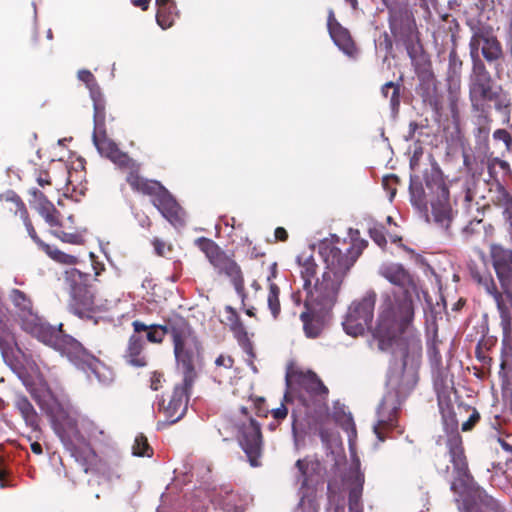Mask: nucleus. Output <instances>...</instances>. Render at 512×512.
<instances>
[{"label": "nucleus", "instance_id": "obj_1", "mask_svg": "<svg viewBox=\"0 0 512 512\" xmlns=\"http://www.w3.org/2000/svg\"><path fill=\"white\" fill-rule=\"evenodd\" d=\"M379 274L404 289L399 297L388 292L382 294L373 330L378 349L393 354L387 379L391 390L384 395L378 413L394 416L418 382L422 345L420 334L412 326L414 307L408 295L410 289L416 290V286L409 272L399 263H383Z\"/></svg>", "mask_w": 512, "mask_h": 512}, {"label": "nucleus", "instance_id": "obj_2", "mask_svg": "<svg viewBox=\"0 0 512 512\" xmlns=\"http://www.w3.org/2000/svg\"><path fill=\"white\" fill-rule=\"evenodd\" d=\"M339 243L338 238L321 242L319 252L325 263L321 279L316 278L317 264L312 255L303 252L297 257L306 293L305 307L309 309L330 310L334 306L344 277L366 246L363 240L352 244L344 241V248L338 247Z\"/></svg>", "mask_w": 512, "mask_h": 512}, {"label": "nucleus", "instance_id": "obj_3", "mask_svg": "<svg viewBox=\"0 0 512 512\" xmlns=\"http://www.w3.org/2000/svg\"><path fill=\"white\" fill-rule=\"evenodd\" d=\"M80 81L86 83L94 108V132L92 135L93 144L98 153L108 158L120 168H129L130 173L127 176V182L133 190L147 194L153 197L154 206L160 211L165 219L173 226L179 227L184 224V212L173 199L171 194L157 181H151L142 178L136 169L135 163L129 156L122 152L115 142L109 139L106 132L102 130L105 117V103L96 83L93 74L89 70H80L78 72Z\"/></svg>", "mask_w": 512, "mask_h": 512}, {"label": "nucleus", "instance_id": "obj_4", "mask_svg": "<svg viewBox=\"0 0 512 512\" xmlns=\"http://www.w3.org/2000/svg\"><path fill=\"white\" fill-rule=\"evenodd\" d=\"M9 299L24 331L52 347L62 356H66L72 364L83 370L89 379L93 375L101 385H109L113 382V371L89 354L76 339L63 334L62 325L55 328L40 318L34 311L30 298L23 291L12 289Z\"/></svg>", "mask_w": 512, "mask_h": 512}, {"label": "nucleus", "instance_id": "obj_5", "mask_svg": "<svg viewBox=\"0 0 512 512\" xmlns=\"http://www.w3.org/2000/svg\"><path fill=\"white\" fill-rule=\"evenodd\" d=\"M442 425L450 461L456 473L450 489L455 493L459 492L463 497L459 510L461 512H504L501 504L488 495L469 473L457 418H442Z\"/></svg>", "mask_w": 512, "mask_h": 512}, {"label": "nucleus", "instance_id": "obj_6", "mask_svg": "<svg viewBox=\"0 0 512 512\" xmlns=\"http://www.w3.org/2000/svg\"><path fill=\"white\" fill-rule=\"evenodd\" d=\"M287 391L281 406L273 410V416H292L301 413L300 407H305L315 413L325 405L328 389L315 373L301 369H291L286 374Z\"/></svg>", "mask_w": 512, "mask_h": 512}, {"label": "nucleus", "instance_id": "obj_7", "mask_svg": "<svg viewBox=\"0 0 512 512\" xmlns=\"http://www.w3.org/2000/svg\"><path fill=\"white\" fill-rule=\"evenodd\" d=\"M134 332L139 335L146 332V339L151 343H161L166 334L170 333L174 343L175 358L180 369H185V381L191 383L193 377V362L199 354L196 339L191 335L190 327L181 318L170 320L167 325H146L141 321L132 323Z\"/></svg>", "mask_w": 512, "mask_h": 512}, {"label": "nucleus", "instance_id": "obj_8", "mask_svg": "<svg viewBox=\"0 0 512 512\" xmlns=\"http://www.w3.org/2000/svg\"><path fill=\"white\" fill-rule=\"evenodd\" d=\"M300 474L299 502L294 512H318L319 505L316 499V487L323 484L322 477L317 472L318 464L309 463L305 459H298L295 464ZM364 476L357 474L355 484L349 491V512H363L361 497L363 492Z\"/></svg>", "mask_w": 512, "mask_h": 512}, {"label": "nucleus", "instance_id": "obj_9", "mask_svg": "<svg viewBox=\"0 0 512 512\" xmlns=\"http://www.w3.org/2000/svg\"><path fill=\"white\" fill-rule=\"evenodd\" d=\"M343 427L348 434L350 449L352 440L356 437L354 418H292L291 428L296 450L305 445L306 437L319 436L326 448L336 443L338 433L336 428Z\"/></svg>", "mask_w": 512, "mask_h": 512}, {"label": "nucleus", "instance_id": "obj_10", "mask_svg": "<svg viewBox=\"0 0 512 512\" xmlns=\"http://www.w3.org/2000/svg\"><path fill=\"white\" fill-rule=\"evenodd\" d=\"M493 266L496 271L502 292L496 288L490 277H481L479 283L496 302L504 329L510 325V310H512V251L501 246H491Z\"/></svg>", "mask_w": 512, "mask_h": 512}, {"label": "nucleus", "instance_id": "obj_11", "mask_svg": "<svg viewBox=\"0 0 512 512\" xmlns=\"http://www.w3.org/2000/svg\"><path fill=\"white\" fill-rule=\"evenodd\" d=\"M216 426L224 441L236 435L251 467L261 466L263 437L261 424L255 418H221Z\"/></svg>", "mask_w": 512, "mask_h": 512}, {"label": "nucleus", "instance_id": "obj_12", "mask_svg": "<svg viewBox=\"0 0 512 512\" xmlns=\"http://www.w3.org/2000/svg\"><path fill=\"white\" fill-rule=\"evenodd\" d=\"M87 275L75 268L65 271L64 280L70 289V310L80 318H93L97 312L108 311L119 301L102 300L85 286Z\"/></svg>", "mask_w": 512, "mask_h": 512}, {"label": "nucleus", "instance_id": "obj_13", "mask_svg": "<svg viewBox=\"0 0 512 512\" xmlns=\"http://www.w3.org/2000/svg\"><path fill=\"white\" fill-rule=\"evenodd\" d=\"M52 429L59 437L66 450L74 453L75 442L84 444L87 437L94 435L97 431L92 428L90 418H49Z\"/></svg>", "mask_w": 512, "mask_h": 512}, {"label": "nucleus", "instance_id": "obj_14", "mask_svg": "<svg viewBox=\"0 0 512 512\" xmlns=\"http://www.w3.org/2000/svg\"><path fill=\"white\" fill-rule=\"evenodd\" d=\"M376 293L367 291L360 299L351 303L342 323L344 331L353 337L362 335L370 326L374 316Z\"/></svg>", "mask_w": 512, "mask_h": 512}, {"label": "nucleus", "instance_id": "obj_15", "mask_svg": "<svg viewBox=\"0 0 512 512\" xmlns=\"http://www.w3.org/2000/svg\"><path fill=\"white\" fill-rule=\"evenodd\" d=\"M426 188L429 191V201L434 221L443 228H448L453 209L449 199L448 188L439 173L426 177Z\"/></svg>", "mask_w": 512, "mask_h": 512}, {"label": "nucleus", "instance_id": "obj_16", "mask_svg": "<svg viewBox=\"0 0 512 512\" xmlns=\"http://www.w3.org/2000/svg\"><path fill=\"white\" fill-rule=\"evenodd\" d=\"M470 55L473 60H480L479 49L481 48L483 57L488 62L498 60L502 56V48L498 40L491 35L485 28H479L474 31L470 43Z\"/></svg>", "mask_w": 512, "mask_h": 512}, {"label": "nucleus", "instance_id": "obj_17", "mask_svg": "<svg viewBox=\"0 0 512 512\" xmlns=\"http://www.w3.org/2000/svg\"><path fill=\"white\" fill-rule=\"evenodd\" d=\"M493 95L491 77L488 71L481 60H475L470 84V97L472 102L491 100Z\"/></svg>", "mask_w": 512, "mask_h": 512}, {"label": "nucleus", "instance_id": "obj_18", "mask_svg": "<svg viewBox=\"0 0 512 512\" xmlns=\"http://www.w3.org/2000/svg\"><path fill=\"white\" fill-rule=\"evenodd\" d=\"M32 395L46 416H70L76 413L71 404L59 402L46 384H42L39 390H32Z\"/></svg>", "mask_w": 512, "mask_h": 512}, {"label": "nucleus", "instance_id": "obj_19", "mask_svg": "<svg viewBox=\"0 0 512 512\" xmlns=\"http://www.w3.org/2000/svg\"><path fill=\"white\" fill-rule=\"evenodd\" d=\"M194 366L195 362H193L192 381L189 384L186 383L185 381V369H181L183 373V385L176 386L174 388V391L171 395V398L167 406L163 407V411L167 413L169 416H185V414L187 413L188 393L196 379V372Z\"/></svg>", "mask_w": 512, "mask_h": 512}, {"label": "nucleus", "instance_id": "obj_20", "mask_svg": "<svg viewBox=\"0 0 512 512\" xmlns=\"http://www.w3.org/2000/svg\"><path fill=\"white\" fill-rule=\"evenodd\" d=\"M328 30L329 34L335 45L347 56L353 57L356 49L351 39L349 31L342 27L335 19L332 10L329 11L328 16Z\"/></svg>", "mask_w": 512, "mask_h": 512}, {"label": "nucleus", "instance_id": "obj_21", "mask_svg": "<svg viewBox=\"0 0 512 512\" xmlns=\"http://www.w3.org/2000/svg\"><path fill=\"white\" fill-rule=\"evenodd\" d=\"M145 342L140 335L135 332L129 338L126 352L124 354L125 361L133 367H144L147 364L146 357L143 354Z\"/></svg>", "mask_w": 512, "mask_h": 512}, {"label": "nucleus", "instance_id": "obj_22", "mask_svg": "<svg viewBox=\"0 0 512 512\" xmlns=\"http://www.w3.org/2000/svg\"><path fill=\"white\" fill-rule=\"evenodd\" d=\"M252 498L249 495L239 497V503L236 500V496L229 495L225 500L221 508L215 506L214 501L203 507L201 512H245Z\"/></svg>", "mask_w": 512, "mask_h": 512}, {"label": "nucleus", "instance_id": "obj_23", "mask_svg": "<svg viewBox=\"0 0 512 512\" xmlns=\"http://www.w3.org/2000/svg\"><path fill=\"white\" fill-rule=\"evenodd\" d=\"M213 266L217 268L220 273H224L230 277L237 293L243 296V279L238 265L233 260L223 255L219 259V264H214Z\"/></svg>", "mask_w": 512, "mask_h": 512}, {"label": "nucleus", "instance_id": "obj_24", "mask_svg": "<svg viewBox=\"0 0 512 512\" xmlns=\"http://www.w3.org/2000/svg\"><path fill=\"white\" fill-rule=\"evenodd\" d=\"M399 418H378L373 424V431L379 442H384L388 437L402 434L403 429L398 423Z\"/></svg>", "mask_w": 512, "mask_h": 512}, {"label": "nucleus", "instance_id": "obj_25", "mask_svg": "<svg viewBox=\"0 0 512 512\" xmlns=\"http://www.w3.org/2000/svg\"><path fill=\"white\" fill-rule=\"evenodd\" d=\"M306 309L307 311L302 312L300 315V318L303 322V329L307 337L315 338L321 333L323 325L322 322L314 316V314L323 313L327 310H320L319 307H317L316 310H312L307 307Z\"/></svg>", "mask_w": 512, "mask_h": 512}, {"label": "nucleus", "instance_id": "obj_26", "mask_svg": "<svg viewBox=\"0 0 512 512\" xmlns=\"http://www.w3.org/2000/svg\"><path fill=\"white\" fill-rule=\"evenodd\" d=\"M195 245L205 253L212 265L219 264V259L224 255L217 244L210 239L204 237L197 238Z\"/></svg>", "mask_w": 512, "mask_h": 512}, {"label": "nucleus", "instance_id": "obj_27", "mask_svg": "<svg viewBox=\"0 0 512 512\" xmlns=\"http://www.w3.org/2000/svg\"><path fill=\"white\" fill-rule=\"evenodd\" d=\"M132 455L135 457H152L153 449L149 445L147 437L143 433H139L135 436L134 443L132 445Z\"/></svg>", "mask_w": 512, "mask_h": 512}, {"label": "nucleus", "instance_id": "obj_28", "mask_svg": "<svg viewBox=\"0 0 512 512\" xmlns=\"http://www.w3.org/2000/svg\"><path fill=\"white\" fill-rule=\"evenodd\" d=\"M493 201L495 202L496 205L502 207L505 213L509 215L512 213V197L509 195L507 190L500 184H497Z\"/></svg>", "mask_w": 512, "mask_h": 512}, {"label": "nucleus", "instance_id": "obj_29", "mask_svg": "<svg viewBox=\"0 0 512 512\" xmlns=\"http://www.w3.org/2000/svg\"><path fill=\"white\" fill-rule=\"evenodd\" d=\"M38 211L50 226L61 225L58 219V211L55 209L52 203L48 201L41 203Z\"/></svg>", "mask_w": 512, "mask_h": 512}, {"label": "nucleus", "instance_id": "obj_30", "mask_svg": "<svg viewBox=\"0 0 512 512\" xmlns=\"http://www.w3.org/2000/svg\"><path fill=\"white\" fill-rule=\"evenodd\" d=\"M267 305L273 318L276 319L280 313L281 307L279 301V288L274 283H271L269 286Z\"/></svg>", "mask_w": 512, "mask_h": 512}, {"label": "nucleus", "instance_id": "obj_31", "mask_svg": "<svg viewBox=\"0 0 512 512\" xmlns=\"http://www.w3.org/2000/svg\"><path fill=\"white\" fill-rule=\"evenodd\" d=\"M381 92L385 98H390V105L392 110H398L400 105L399 86L390 81L382 86Z\"/></svg>", "mask_w": 512, "mask_h": 512}, {"label": "nucleus", "instance_id": "obj_32", "mask_svg": "<svg viewBox=\"0 0 512 512\" xmlns=\"http://www.w3.org/2000/svg\"><path fill=\"white\" fill-rule=\"evenodd\" d=\"M410 195L411 202L414 206H416L419 209L426 207L425 198H429V191L427 190L426 187L425 189H423L421 186H418L417 184L412 182L410 185Z\"/></svg>", "mask_w": 512, "mask_h": 512}, {"label": "nucleus", "instance_id": "obj_33", "mask_svg": "<svg viewBox=\"0 0 512 512\" xmlns=\"http://www.w3.org/2000/svg\"><path fill=\"white\" fill-rule=\"evenodd\" d=\"M45 248H46V251L49 254V256L53 260H55L59 263L66 264V265H74L77 263V257H75L73 255L62 252L56 248L52 249L48 245H45Z\"/></svg>", "mask_w": 512, "mask_h": 512}, {"label": "nucleus", "instance_id": "obj_34", "mask_svg": "<svg viewBox=\"0 0 512 512\" xmlns=\"http://www.w3.org/2000/svg\"><path fill=\"white\" fill-rule=\"evenodd\" d=\"M16 203H17V206L19 207L20 209V216L21 218L23 219L24 221V225L27 229V232L29 234V236L36 242L38 243L39 245L41 246H45L43 244L42 241H40V239L38 238L37 234H36V231L35 229L33 228V225L32 223L30 222V220L28 219V214H27V210L25 209V206L23 204V202L20 200V199H17L16 200Z\"/></svg>", "mask_w": 512, "mask_h": 512}, {"label": "nucleus", "instance_id": "obj_35", "mask_svg": "<svg viewBox=\"0 0 512 512\" xmlns=\"http://www.w3.org/2000/svg\"><path fill=\"white\" fill-rule=\"evenodd\" d=\"M14 402L16 408L22 414V416H32V414H36L32 404L28 401L26 397L22 395H16Z\"/></svg>", "mask_w": 512, "mask_h": 512}, {"label": "nucleus", "instance_id": "obj_36", "mask_svg": "<svg viewBox=\"0 0 512 512\" xmlns=\"http://www.w3.org/2000/svg\"><path fill=\"white\" fill-rule=\"evenodd\" d=\"M156 21H157V24L162 29H167V28L172 26V24H173V17L168 12V8L158 9L157 14H156Z\"/></svg>", "mask_w": 512, "mask_h": 512}, {"label": "nucleus", "instance_id": "obj_37", "mask_svg": "<svg viewBox=\"0 0 512 512\" xmlns=\"http://www.w3.org/2000/svg\"><path fill=\"white\" fill-rule=\"evenodd\" d=\"M494 419H495V422L491 423V427L494 431L493 434L491 435V437L497 438V441L501 445L502 449L505 450L506 452H509L512 454V444L508 443L505 439H503L499 436L498 426H500L499 420L501 418H494Z\"/></svg>", "mask_w": 512, "mask_h": 512}, {"label": "nucleus", "instance_id": "obj_38", "mask_svg": "<svg viewBox=\"0 0 512 512\" xmlns=\"http://www.w3.org/2000/svg\"><path fill=\"white\" fill-rule=\"evenodd\" d=\"M41 418H21V420H23V422L25 423L26 425V428H30L31 429V433L34 434V437L35 438H39L40 434H41V429H40V423H39V420ZM33 438V436H28V439L31 440Z\"/></svg>", "mask_w": 512, "mask_h": 512}, {"label": "nucleus", "instance_id": "obj_39", "mask_svg": "<svg viewBox=\"0 0 512 512\" xmlns=\"http://www.w3.org/2000/svg\"><path fill=\"white\" fill-rule=\"evenodd\" d=\"M57 236L66 243L70 244H81L82 243V235L79 232H64L60 231L57 233Z\"/></svg>", "mask_w": 512, "mask_h": 512}, {"label": "nucleus", "instance_id": "obj_40", "mask_svg": "<svg viewBox=\"0 0 512 512\" xmlns=\"http://www.w3.org/2000/svg\"><path fill=\"white\" fill-rule=\"evenodd\" d=\"M370 237L373 241L380 247H384L386 245V238L384 235L383 227L375 226L369 229Z\"/></svg>", "mask_w": 512, "mask_h": 512}, {"label": "nucleus", "instance_id": "obj_41", "mask_svg": "<svg viewBox=\"0 0 512 512\" xmlns=\"http://www.w3.org/2000/svg\"><path fill=\"white\" fill-rule=\"evenodd\" d=\"M8 317H7V309L5 308V318L3 319V326H5L7 328V330L12 334V337H13V340H14V343L9 346V347H2L0 346V350L3 354V356H8L9 353L13 354V350L14 348H16V350H19V347H17V343H16V339H15V336L14 334L12 333L10 327L8 326Z\"/></svg>", "mask_w": 512, "mask_h": 512}, {"label": "nucleus", "instance_id": "obj_42", "mask_svg": "<svg viewBox=\"0 0 512 512\" xmlns=\"http://www.w3.org/2000/svg\"><path fill=\"white\" fill-rule=\"evenodd\" d=\"M333 409V413L328 414L327 416H351L349 409L344 403H341L340 401L334 402Z\"/></svg>", "mask_w": 512, "mask_h": 512}, {"label": "nucleus", "instance_id": "obj_43", "mask_svg": "<svg viewBox=\"0 0 512 512\" xmlns=\"http://www.w3.org/2000/svg\"><path fill=\"white\" fill-rule=\"evenodd\" d=\"M428 354L432 367L438 369L441 365V356L434 345L428 349Z\"/></svg>", "mask_w": 512, "mask_h": 512}, {"label": "nucleus", "instance_id": "obj_44", "mask_svg": "<svg viewBox=\"0 0 512 512\" xmlns=\"http://www.w3.org/2000/svg\"><path fill=\"white\" fill-rule=\"evenodd\" d=\"M99 470L103 473V475L106 477L107 480L112 481L113 479H119L120 474L118 470L110 468V467H104L100 466Z\"/></svg>", "mask_w": 512, "mask_h": 512}, {"label": "nucleus", "instance_id": "obj_45", "mask_svg": "<svg viewBox=\"0 0 512 512\" xmlns=\"http://www.w3.org/2000/svg\"><path fill=\"white\" fill-rule=\"evenodd\" d=\"M153 246H154V250H155L156 254L159 256H166L167 255L166 250H170V247L166 246V244L159 239H155L153 241Z\"/></svg>", "mask_w": 512, "mask_h": 512}, {"label": "nucleus", "instance_id": "obj_46", "mask_svg": "<svg viewBox=\"0 0 512 512\" xmlns=\"http://www.w3.org/2000/svg\"><path fill=\"white\" fill-rule=\"evenodd\" d=\"M215 364L224 368H231L233 366V359L230 356L220 355L215 360Z\"/></svg>", "mask_w": 512, "mask_h": 512}, {"label": "nucleus", "instance_id": "obj_47", "mask_svg": "<svg viewBox=\"0 0 512 512\" xmlns=\"http://www.w3.org/2000/svg\"><path fill=\"white\" fill-rule=\"evenodd\" d=\"M495 139L501 140L505 142L506 144H509L510 142V136L509 133L506 130L498 129L493 134Z\"/></svg>", "mask_w": 512, "mask_h": 512}, {"label": "nucleus", "instance_id": "obj_48", "mask_svg": "<svg viewBox=\"0 0 512 512\" xmlns=\"http://www.w3.org/2000/svg\"><path fill=\"white\" fill-rule=\"evenodd\" d=\"M181 419L182 418H171V420H169V418H167L166 420L158 421L157 429L158 430L165 429L166 427L177 423Z\"/></svg>", "mask_w": 512, "mask_h": 512}, {"label": "nucleus", "instance_id": "obj_49", "mask_svg": "<svg viewBox=\"0 0 512 512\" xmlns=\"http://www.w3.org/2000/svg\"><path fill=\"white\" fill-rule=\"evenodd\" d=\"M162 375L158 373H153L151 377V388L153 390H158L161 386Z\"/></svg>", "mask_w": 512, "mask_h": 512}, {"label": "nucleus", "instance_id": "obj_50", "mask_svg": "<svg viewBox=\"0 0 512 512\" xmlns=\"http://www.w3.org/2000/svg\"><path fill=\"white\" fill-rule=\"evenodd\" d=\"M245 351H246V353L248 354V356H249V358H250V360H249V363H248V364H249V366L251 367V370H252L254 373H257V371H258V370H257L256 366H255V365L253 364V362H252V359L254 358V354H253V352H252V347H251V345H250V344H247V345L245 346Z\"/></svg>", "mask_w": 512, "mask_h": 512}, {"label": "nucleus", "instance_id": "obj_51", "mask_svg": "<svg viewBox=\"0 0 512 512\" xmlns=\"http://www.w3.org/2000/svg\"><path fill=\"white\" fill-rule=\"evenodd\" d=\"M480 418H468L466 422L462 424V430L463 431H469L471 430L476 423L478 422Z\"/></svg>", "mask_w": 512, "mask_h": 512}, {"label": "nucleus", "instance_id": "obj_52", "mask_svg": "<svg viewBox=\"0 0 512 512\" xmlns=\"http://www.w3.org/2000/svg\"><path fill=\"white\" fill-rule=\"evenodd\" d=\"M264 402V399L263 398H257L256 400L253 401V404L255 405V407L258 409L255 413H256V416H267L266 415V412L265 411H262L259 407L260 405Z\"/></svg>", "mask_w": 512, "mask_h": 512}, {"label": "nucleus", "instance_id": "obj_53", "mask_svg": "<svg viewBox=\"0 0 512 512\" xmlns=\"http://www.w3.org/2000/svg\"><path fill=\"white\" fill-rule=\"evenodd\" d=\"M287 232L284 228L282 227H278L276 230H275V237L281 241H284L287 239Z\"/></svg>", "mask_w": 512, "mask_h": 512}, {"label": "nucleus", "instance_id": "obj_54", "mask_svg": "<svg viewBox=\"0 0 512 512\" xmlns=\"http://www.w3.org/2000/svg\"><path fill=\"white\" fill-rule=\"evenodd\" d=\"M134 6L140 7L142 10L148 8L150 0H131Z\"/></svg>", "mask_w": 512, "mask_h": 512}, {"label": "nucleus", "instance_id": "obj_55", "mask_svg": "<svg viewBox=\"0 0 512 512\" xmlns=\"http://www.w3.org/2000/svg\"><path fill=\"white\" fill-rule=\"evenodd\" d=\"M31 450L37 455H41L43 452L42 445L36 441L31 443Z\"/></svg>", "mask_w": 512, "mask_h": 512}, {"label": "nucleus", "instance_id": "obj_56", "mask_svg": "<svg viewBox=\"0 0 512 512\" xmlns=\"http://www.w3.org/2000/svg\"><path fill=\"white\" fill-rule=\"evenodd\" d=\"M170 0H156V5L158 6V9H161V8H168L167 7V3L169 2Z\"/></svg>", "mask_w": 512, "mask_h": 512}, {"label": "nucleus", "instance_id": "obj_57", "mask_svg": "<svg viewBox=\"0 0 512 512\" xmlns=\"http://www.w3.org/2000/svg\"><path fill=\"white\" fill-rule=\"evenodd\" d=\"M452 87L455 90H457L459 88V81H458V79H451L450 88H452Z\"/></svg>", "mask_w": 512, "mask_h": 512}, {"label": "nucleus", "instance_id": "obj_58", "mask_svg": "<svg viewBox=\"0 0 512 512\" xmlns=\"http://www.w3.org/2000/svg\"><path fill=\"white\" fill-rule=\"evenodd\" d=\"M37 182H38V184H39L40 186H42V187H43L44 185H46V184H49V181H48V180H45V179H43V178H38V179H37Z\"/></svg>", "mask_w": 512, "mask_h": 512}, {"label": "nucleus", "instance_id": "obj_59", "mask_svg": "<svg viewBox=\"0 0 512 512\" xmlns=\"http://www.w3.org/2000/svg\"><path fill=\"white\" fill-rule=\"evenodd\" d=\"M465 200H466L467 202H470V201H472V200H473V197H472V195H471V193H470V191H469V190L467 191V193H466V195H465Z\"/></svg>", "mask_w": 512, "mask_h": 512}, {"label": "nucleus", "instance_id": "obj_60", "mask_svg": "<svg viewBox=\"0 0 512 512\" xmlns=\"http://www.w3.org/2000/svg\"><path fill=\"white\" fill-rule=\"evenodd\" d=\"M345 1H346L347 3H349V4L352 6V8H354V9L356 8V6H357V0H345Z\"/></svg>", "mask_w": 512, "mask_h": 512}, {"label": "nucleus", "instance_id": "obj_61", "mask_svg": "<svg viewBox=\"0 0 512 512\" xmlns=\"http://www.w3.org/2000/svg\"><path fill=\"white\" fill-rule=\"evenodd\" d=\"M254 310L255 309L253 307L252 308H248L246 310V314L249 315V316H254Z\"/></svg>", "mask_w": 512, "mask_h": 512}, {"label": "nucleus", "instance_id": "obj_62", "mask_svg": "<svg viewBox=\"0 0 512 512\" xmlns=\"http://www.w3.org/2000/svg\"><path fill=\"white\" fill-rule=\"evenodd\" d=\"M508 365H509L508 360L503 361V362H502V364H501V370H502V371H505L506 366H508Z\"/></svg>", "mask_w": 512, "mask_h": 512}, {"label": "nucleus", "instance_id": "obj_63", "mask_svg": "<svg viewBox=\"0 0 512 512\" xmlns=\"http://www.w3.org/2000/svg\"><path fill=\"white\" fill-rule=\"evenodd\" d=\"M149 224H150V222H149V219H148V218H145V219H143V220L141 221V225H142V226H145V225L149 226Z\"/></svg>", "mask_w": 512, "mask_h": 512}, {"label": "nucleus", "instance_id": "obj_64", "mask_svg": "<svg viewBox=\"0 0 512 512\" xmlns=\"http://www.w3.org/2000/svg\"><path fill=\"white\" fill-rule=\"evenodd\" d=\"M277 425H278V421H274V422L269 424V428L270 429H275L277 427Z\"/></svg>", "mask_w": 512, "mask_h": 512}]
</instances>
